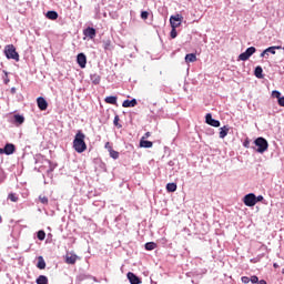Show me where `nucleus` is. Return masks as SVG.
Masks as SVG:
<instances>
[{
	"label": "nucleus",
	"instance_id": "obj_35",
	"mask_svg": "<svg viewBox=\"0 0 284 284\" xmlns=\"http://www.w3.org/2000/svg\"><path fill=\"white\" fill-rule=\"evenodd\" d=\"M272 97H273V99H277V101H278V100H280V98H281V92H280V91H277V90L272 91Z\"/></svg>",
	"mask_w": 284,
	"mask_h": 284
},
{
	"label": "nucleus",
	"instance_id": "obj_47",
	"mask_svg": "<svg viewBox=\"0 0 284 284\" xmlns=\"http://www.w3.org/2000/svg\"><path fill=\"white\" fill-rule=\"evenodd\" d=\"M1 221H2V219H1V216H0V223H1Z\"/></svg>",
	"mask_w": 284,
	"mask_h": 284
},
{
	"label": "nucleus",
	"instance_id": "obj_45",
	"mask_svg": "<svg viewBox=\"0 0 284 284\" xmlns=\"http://www.w3.org/2000/svg\"><path fill=\"white\" fill-rule=\"evenodd\" d=\"M0 154H4L3 149H0Z\"/></svg>",
	"mask_w": 284,
	"mask_h": 284
},
{
	"label": "nucleus",
	"instance_id": "obj_3",
	"mask_svg": "<svg viewBox=\"0 0 284 284\" xmlns=\"http://www.w3.org/2000/svg\"><path fill=\"white\" fill-rule=\"evenodd\" d=\"M254 143L257 146V152H260V154H263V152H266L267 148H270L267 140L264 138H257Z\"/></svg>",
	"mask_w": 284,
	"mask_h": 284
},
{
	"label": "nucleus",
	"instance_id": "obj_43",
	"mask_svg": "<svg viewBox=\"0 0 284 284\" xmlns=\"http://www.w3.org/2000/svg\"><path fill=\"white\" fill-rule=\"evenodd\" d=\"M151 136V133L150 132H146L145 134H144V139H148V138H150Z\"/></svg>",
	"mask_w": 284,
	"mask_h": 284
},
{
	"label": "nucleus",
	"instance_id": "obj_2",
	"mask_svg": "<svg viewBox=\"0 0 284 284\" xmlns=\"http://www.w3.org/2000/svg\"><path fill=\"white\" fill-rule=\"evenodd\" d=\"M4 54L7 59H13V61H19V53L17 52V48H14V44H7L4 47Z\"/></svg>",
	"mask_w": 284,
	"mask_h": 284
},
{
	"label": "nucleus",
	"instance_id": "obj_17",
	"mask_svg": "<svg viewBox=\"0 0 284 284\" xmlns=\"http://www.w3.org/2000/svg\"><path fill=\"white\" fill-rule=\"evenodd\" d=\"M47 19H50L51 21H57V19H59V13H57V11H48Z\"/></svg>",
	"mask_w": 284,
	"mask_h": 284
},
{
	"label": "nucleus",
	"instance_id": "obj_15",
	"mask_svg": "<svg viewBox=\"0 0 284 284\" xmlns=\"http://www.w3.org/2000/svg\"><path fill=\"white\" fill-rule=\"evenodd\" d=\"M2 150H3L4 154L10 155V154H14L16 148H14V144L8 143V144H6L4 149H2Z\"/></svg>",
	"mask_w": 284,
	"mask_h": 284
},
{
	"label": "nucleus",
	"instance_id": "obj_8",
	"mask_svg": "<svg viewBox=\"0 0 284 284\" xmlns=\"http://www.w3.org/2000/svg\"><path fill=\"white\" fill-rule=\"evenodd\" d=\"M77 63L80 68H85L88 65V58L84 55V53H79L77 57Z\"/></svg>",
	"mask_w": 284,
	"mask_h": 284
},
{
	"label": "nucleus",
	"instance_id": "obj_16",
	"mask_svg": "<svg viewBox=\"0 0 284 284\" xmlns=\"http://www.w3.org/2000/svg\"><path fill=\"white\" fill-rule=\"evenodd\" d=\"M230 133V126L224 125L220 129V139H225Z\"/></svg>",
	"mask_w": 284,
	"mask_h": 284
},
{
	"label": "nucleus",
	"instance_id": "obj_4",
	"mask_svg": "<svg viewBox=\"0 0 284 284\" xmlns=\"http://www.w3.org/2000/svg\"><path fill=\"white\" fill-rule=\"evenodd\" d=\"M244 205L247 207H254L256 205V195L254 193H248L243 199Z\"/></svg>",
	"mask_w": 284,
	"mask_h": 284
},
{
	"label": "nucleus",
	"instance_id": "obj_19",
	"mask_svg": "<svg viewBox=\"0 0 284 284\" xmlns=\"http://www.w3.org/2000/svg\"><path fill=\"white\" fill-rule=\"evenodd\" d=\"M37 267L38 270H45V260H43V256L38 257Z\"/></svg>",
	"mask_w": 284,
	"mask_h": 284
},
{
	"label": "nucleus",
	"instance_id": "obj_21",
	"mask_svg": "<svg viewBox=\"0 0 284 284\" xmlns=\"http://www.w3.org/2000/svg\"><path fill=\"white\" fill-rule=\"evenodd\" d=\"M116 97L111 95V97H106L104 99L105 103H109L110 105H116Z\"/></svg>",
	"mask_w": 284,
	"mask_h": 284
},
{
	"label": "nucleus",
	"instance_id": "obj_24",
	"mask_svg": "<svg viewBox=\"0 0 284 284\" xmlns=\"http://www.w3.org/2000/svg\"><path fill=\"white\" fill-rule=\"evenodd\" d=\"M145 250H146L148 252H152V250H156V243H154V242H148V243L145 244Z\"/></svg>",
	"mask_w": 284,
	"mask_h": 284
},
{
	"label": "nucleus",
	"instance_id": "obj_6",
	"mask_svg": "<svg viewBox=\"0 0 284 284\" xmlns=\"http://www.w3.org/2000/svg\"><path fill=\"white\" fill-rule=\"evenodd\" d=\"M255 52H256V48L254 47L247 48L245 52L239 55V59L240 61H247V59H250V57H252V54H254Z\"/></svg>",
	"mask_w": 284,
	"mask_h": 284
},
{
	"label": "nucleus",
	"instance_id": "obj_32",
	"mask_svg": "<svg viewBox=\"0 0 284 284\" xmlns=\"http://www.w3.org/2000/svg\"><path fill=\"white\" fill-rule=\"evenodd\" d=\"M39 201H40V203H42V205H48V196H45V195H40L39 196Z\"/></svg>",
	"mask_w": 284,
	"mask_h": 284
},
{
	"label": "nucleus",
	"instance_id": "obj_11",
	"mask_svg": "<svg viewBox=\"0 0 284 284\" xmlns=\"http://www.w3.org/2000/svg\"><path fill=\"white\" fill-rule=\"evenodd\" d=\"M79 257L77 256V254H72V253H70V254H67V256H65V263H68V265H74V263H77V260H78Z\"/></svg>",
	"mask_w": 284,
	"mask_h": 284
},
{
	"label": "nucleus",
	"instance_id": "obj_20",
	"mask_svg": "<svg viewBox=\"0 0 284 284\" xmlns=\"http://www.w3.org/2000/svg\"><path fill=\"white\" fill-rule=\"evenodd\" d=\"M91 81L93 83V85H99V83H101V75L94 73L91 74Z\"/></svg>",
	"mask_w": 284,
	"mask_h": 284
},
{
	"label": "nucleus",
	"instance_id": "obj_12",
	"mask_svg": "<svg viewBox=\"0 0 284 284\" xmlns=\"http://www.w3.org/2000/svg\"><path fill=\"white\" fill-rule=\"evenodd\" d=\"M37 104H38V108L39 110H48V101H45L43 98H38L37 99Z\"/></svg>",
	"mask_w": 284,
	"mask_h": 284
},
{
	"label": "nucleus",
	"instance_id": "obj_46",
	"mask_svg": "<svg viewBox=\"0 0 284 284\" xmlns=\"http://www.w3.org/2000/svg\"><path fill=\"white\" fill-rule=\"evenodd\" d=\"M244 148H247V143H244Z\"/></svg>",
	"mask_w": 284,
	"mask_h": 284
},
{
	"label": "nucleus",
	"instance_id": "obj_42",
	"mask_svg": "<svg viewBox=\"0 0 284 284\" xmlns=\"http://www.w3.org/2000/svg\"><path fill=\"white\" fill-rule=\"evenodd\" d=\"M263 199H264L263 195H258V196L256 197V203L263 201Z\"/></svg>",
	"mask_w": 284,
	"mask_h": 284
},
{
	"label": "nucleus",
	"instance_id": "obj_1",
	"mask_svg": "<svg viewBox=\"0 0 284 284\" xmlns=\"http://www.w3.org/2000/svg\"><path fill=\"white\" fill-rule=\"evenodd\" d=\"M73 150L78 152V154H83L85 150H88V144H85V133L78 131L74 140H73Z\"/></svg>",
	"mask_w": 284,
	"mask_h": 284
},
{
	"label": "nucleus",
	"instance_id": "obj_39",
	"mask_svg": "<svg viewBox=\"0 0 284 284\" xmlns=\"http://www.w3.org/2000/svg\"><path fill=\"white\" fill-rule=\"evenodd\" d=\"M105 150H108V152H112V143L110 142H106L105 145H104Z\"/></svg>",
	"mask_w": 284,
	"mask_h": 284
},
{
	"label": "nucleus",
	"instance_id": "obj_37",
	"mask_svg": "<svg viewBox=\"0 0 284 284\" xmlns=\"http://www.w3.org/2000/svg\"><path fill=\"white\" fill-rule=\"evenodd\" d=\"M150 17V13L148 11H142L141 12V19H143L145 21V19H148Z\"/></svg>",
	"mask_w": 284,
	"mask_h": 284
},
{
	"label": "nucleus",
	"instance_id": "obj_28",
	"mask_svg": "<svg viewBox=\"0 0 284 284\" xmlns=\"http://www.w3.org/2000/svg\"><path fill=\"white\" fill-rule=\"evenodd\" d=\"M8 199L12 203H17V201H19V195H17V193H9Z\"/></svg>",
	"mask_w": 284,
	"mask_h": 284
},
{
	"label": "nucleus",
	"instance_id": "obj_48",
	"mask_svg": "<svg viewBox=\"0 0 284 284\" xmlns=\"http://www.w3.org/2000/svg\"><path fill=\"white\" fill-rule=\"evenodd\" d=\"M282 273L284 274V268H283Z\"/></svg>",
	"mask_w": 284,
	"mask_h": 284
},
{
	"label": "nucleus",
	"instance_id": "obj_44",
	"mask_svg": "<svg viewBox=\"0 0 284 284\" xmlns=\"http://www.w3.org/2000/svg\"><path fill=\"white\" fill-rule=\"evenodd\" d=\"M273 267H274L275 270L278 268V264L274 263V264H273Z\"/></svg>",
	"mask_w": 284,
	"mask_h": 284
},
{
	"label": "nucleus",
	"instance_id": "obj_33",
	"mask_svg": "<svg viewBox=\"0 0 284 284\" xmlns=\"http://www.w3.org/2000/svg\"><path fill=\"white\" fill-rule=\"evenodd\" d=\"M170 37H171V39H176V37H179V33L176 32L175 28H172Z\"/></svg>",
	"mask_w": 284,
	"mask_h": 284
},
{
	"label": "nucleus",
	"instance_id": "obj_10",
	"mask_svg": "<svg viewBox=\"0 0 284 284\" xmlns=\"http://www.w3.org/2000/svg\"><path fill=\"white\" fill-rule=\"evenodd\" d=\"M126 277L129 278V282L131 284H141V278H139V276H136V274L129 272L126 274Z\"/></svg>",
	"mask_w": 284,
	"mask_h": 284
},
{
	"label": "nucleus",
	"instance_id": "obj_9",
	"mask_svg": "<svg viewBox=\"0 0 284 284\" xmlns=\"http://www.w3.org/2000/svg\"><path fill=\"white\" fill-rule=\"evenodd\" d=\"M83 34L89 39H94V37H97V29L92 27H88L87 29L83 30Z\"/></svg>",
	"mask_w": 284,
	"mask_h": 284
},
{
	"label": "nucleus",
	"instance_id": "obj_34",
	"mask_svg": "<svg viewBox=\"0 0 284 284\" xmlns=\"http://www.w3.org/2000/svg\"><path fill=\"white\" fill-rule=\"evenodd\" d=\"M103 48L104 50H112V42L110 40L105 41Z\"/></svg>",
	"mask_w": 284,
	"mask_h": 284
},
{
	"label": "nucleus",
	"instance_id": "obj_30",
	"mask_svg": "<svg viewBox=\"0 0 284 284\" xmlns=\"http://www.w3.org/2000/svg\"><path fill=\"white\" fill-rule=\"evenodd\" d=\"M37 236L39 241H45V231L43 230L38 231Z\"/></svg>",
	"mask_w": 284,
	"mask_h": 284
},
{
	"label": "nucleus",
	"instance_id": "obj_29",
	"mask_svg": "<svg viewBox=\"0 0 284 284\" xmlns=\"http://www.w3.org/2000/svg\"><path fill=\"white\" fill-rule=\"evenodd\" d=\"M166 192H176V183L166 184Z\"/></svg>",
	"mask_w": 284,
	"mask_h": 284
},
{
	"label": "nucleus",
	"instance_id": "obj_23",
	"mask_svg": "<svg viewBox=\"0 0 284 284\" xmlns=\"http://www.w3.org/2000/svg\"><path fill=\"white\" fill-rule=\"evenodd\" d=\"M256 79H263V68L256 67L254 72Z\"/></svg>",
	"mask_w": 284,
	"mask_h": 284
},
{
	"label": "nucleus",
	"instance_id": "obj_27",
	"mask_svg": "<svg viewBox=\"0 0 284 284\" xmlns=\"http://www.w3.org/2000/svg\"><path fill=\"white\" fill-rule=\"evenodd\" d=\"M153 143L148 140H141L140 141V148H152Z\"/></svg>",
	"mask_w": 284,
	"mask_h": 284
},
{
	"label": "nucleus",
	"instance_id": "obj_14",
	"mask_svg": "<svg viewBox=\"0 0 284 284\" xmlns=\"http://www.w3.org/2000/svg\"><path fill=\"white\" fill-rule=\"evenodd\" d=\"M276 50H281V47H268L261 53V57H265L267 53L276 54Z\"/></svg>",
	"mask_w": 284,
	"mask_h": 284
},
{
	"label": "nucleus",
	"instance_id": "obj_22",
	"mask_svg": "<svg viewBox=\"0 0 284 284\" xmlns=\"http://www.w3.org/2000/svg\"><path fill=\"white\" fill-rule=\"evenodd\" d=\"M251 283H253V284H267V282L265 280L258 281V276H256V275L251 276Z\"/></svg>",
	"mask_w": 284,
	"mask_h": 284
},
{
	"label": "nucleus",
	"instance_id": "obj_5",
	"mask_svg": "<svg viewBox=\"0 0 284 284\" xmlns=\"http://www.w3.org/2000/svg\"><path fill=\"white\" fill-rule=\"evenodd\" d=\"M181 23H183V16L178 13L175 16L170 17L171 28H181Z\"/></svg>",
	"mask_w": 284,
	"mask_h": 284
},
{
	"label": "nucleus",
	"instance_id": "obj_40",
	"mask_svg": "<svg viewBox=\"0 0 284 284\" xmlns=\"http://www.w3.org/2000/svg\"><path fill=\"white\" fill-rule=\"evenodd\" d=\"M277 103L281 108H284V97H281L278 100H277Z\"/></svg>",
	"mask_w": 284,
	"mask_h": 284
},
{
	"label": "nucleus",
	"instance_id": "obj_31",
	"mask_svg": "<svg viewBox=\"0 0 284 284\" xmlns=\"http://www.w3.org/2000/svg\"><path fill=\"white\" fill-rule=\"evenodd\" d=\"M109 154H110L111 159H114V160L119 159V156H120L119 152L115 151L114 149L109 151Z\"/></svg>",
	"mask_w": 284,
	"mask_h": 284
},
{
	"label": "nucleus",
	"instance_id": "obj_36",
	"mask_svg": "<svg viewBox=\"0 0 284 284\" xmlns=\"http://www.w3.org/2000/svg\"><path fill=\"white\" fill-rule=\"evenodd\" d=\"M241 281H242V283L247 284V283L252 282V277L242 276V277H241Z\"/></svg>",
	"mask_w": 284,
	"mask_h": 284
},
{
	"label": "nucleus",
	"instance_id": "obj_26",
	"mask_svg": "<svg viewBox=\"0 0 284 284\" xmlns=\"http://www.w3.org/2000/svg\"><path fill=\"white\" fill-rule=\"evenodd\" d=\"M16 123H18L19 125L23 124V122L26 121V118H23V115H19V114H16L13 116Z\"/></svg>",
	"mask_w": 284,
	"mask_h": 284
},
{
	"label": "nucleus",
	"instance_id": "obj_25",
	"mask_svg": "<svg viewBox=\"0 0 284 284\" xmlns=\"http://www.w3.org/2000/svg\"><path fill=\"white\" fill-rule=\"evenodd\" d=\"M37 284H48V276L45 275H40L37 281H36Z\"/></svg>",
	"mask_w": 284,
	"mask_h": 284
},
{
	"label": "nucleus",
	"instance_id": "obj_38",
	"mask_svg": "<svg viewBox=\"0 0 284 284\" xmlns=\"http://www.w3.org/2000/svg\"><path fill=\"white\" fill-rule=\"evenodd\" d=\"M3 82L6 83V85L10 83V78H8V72L6 71H4Z\"/></svg>",
	"mask_w": 284,
	"mask_h": 284
},
{
	"label": "nucleus",
	"instance_id": "obj_41",
	"mask_svg": "<svg viewBox=\"0 0 284 284\" xmlns=\"http://www.w3.org/2000/svg\"><path fill=\"white\" fill-rule=\"evenodd\" d=\"M113 123H114V125H119V115H115Z\"/></svg>",
	"mask_w": 284,
	"mask_h": 284
},
{
	"label": "nucleus",
	"instance_id": "obj_7",
	"mask_svg": "<svg viewBox=\"0 0 284 284\" xmlns=\"http://www.w3.org/2000/svg\"><path fill=\"white\" fill-rule=\"evenodd\" d=\"M205 122L207 125H212V128H221V122L212 118V113H207L205 115Z\"/></svg>",
	"mask_w": 284,
	"mask_h": 284
},
{
	"label": "nucleus",
	"instance_id": "obj_18",
	"mask_svg": "<svg viewBox=\"0 0 284 284\" xmlns=\"http://www.w3.org/2000/svg\"><path fill=\"white\" fill-rule=\"evenodd\" d=\"M196 62V54L189 53L185 55V63H194Z\"/></svg>",
	"mask_w": 284,
	"mask_h": 284
},
{
	"label": "nucleus",
	"instance_id": "obj_13",
	"mask_svg": "<svg viewBox=\"0 0 284 284\" xmlns=\"http://www.w3.org/2000/svg\"><path fill=\"white\" fill-rule=\"evenodd\" d=\"M139 102H136V99L132 100H124L122 103V108H136Z\"/></svg>",
	"mask_w": 284,
	"mask_h": 284
}]
</instances>
